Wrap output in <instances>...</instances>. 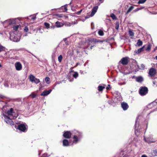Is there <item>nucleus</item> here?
<instances>
[{"instance_id": "obj_1", "label": "nucleus", "mask_w": 157, "mask_h": 157, "mask_svg": "<svg viewBox=\"0 0 157 157\" xmlns=\"http://www.w3.org/2000/svg\"><path fill=\"white\" fill-rule=\"evenodd\" d=\"M20 17L9 19L2 23L3 26L8 29H12L13 32H17L21 29V20Z\"/></svg>"}, {"instance_id": "obj_2", "label": "nucleus", "mask_w": 157, "mask_h": 157, "mask_svg": "<svg viewBox=\"0 0 157 157\" xmlns=\"http://www.w3.org/2000/svg\"><path fill=\"white\" fill-rule=\"evenodd\" d=\"M82 137V132L76 130L72 131V138L70 142L71 145H73L77 144L81 140Z\"/></svg>"}, {"instance_id": "obj_3", "label": "nucleus", "mask_w": 157, "mask_h": 157, "mask_svg": "<svg viewBox=\"0 0 157 157\" xmlns=\"http://www.w3.org/2000/svg\"><path fill=\"white\" fill-rule=\"evenodd\" d=\"M6 113L9 116V117H11L12 119H14L18 116L17 114L15 113L13 111V109L11 108L10 110H8Z\"/></svg>"}, {"instance_id": "obj_4", "label": "nucleus", "mask_w": 157, "mask_h": 157, "mask_svg": "<svg viewBox=\"0 0 157 157\" xmlns=\"http://www.w3.org/2000/svg\"><path fill=\"white\" fill-rule=\"evenodd\" d=\"M4 120L6 122L11 125H13L14 123L12 121V119L11 117H9L8 116L6 115H4Z\"/></svg>"}, {"instance_id": "obj_5", "label": "nucleus", "mask_w": 157, "mask_h": 157, "mask_svg": "<svg viewBox=\"0 0 157 157\" xmlns=\"http://www.w3.org/2000/svg\"><path fill=\"white\" fill-rule=\"evenodd\" d=\"M139 94L141 96H144L147 94L148 89L146 87H142L139 90Z\"/></svg>"}, {"instance_id": "obj_6", "label": "nucleus", "mask_w": 157, "mask_h": 157, "mask_svg": "<svg viewBox=\"0 0 157 157\" xmlns=\"http://www.w3.org/2000/svg\"><path fill=\"white\" fill-rule=\"evenodd\" d=\"M29 78L30 82H34L37 84L40 82V80L36 78L34 76L32 75H30L29 76Z\"/></svg>"}, {"instance_id": "obj_7", "label": "nucleus", "mask_w": 157, "mask_h": 157, "mask_svg": "<svg viewBox=\"0 0 157 157\" xmlns=\"http://www.w3.org/2000/svg\"><path fill=\"white\" fill-rule=\"evenodd\" d=\"M10 39L11 40L15 42H18L20 40L19 36L14 34H10Z\"/></svg>"}, {"instance_id": "obj_8", "label": "nucleus", "mask_w": 157, "mask_h": 157, "mask_svg": "<svg viewBox=\"0 0 157 157\" xmlns=\"http://www.w3.org/2000/svg\"><path fill=\"white\" fill-rule=\"evenodd\" d=\"M71 136H72V132L68 131L64 132L63 134V137L67 139L70 138Z\"/></svg>"}, {"instance_id": "obj_9", "label": "nucleus", "mask_w": 157, "mask_h": 157, "mask_svg": "<svg viewBox=\"0 0 157 157\" xmlns=\"http://www.w3.org/2000/svg\"><path fill=\"white\" fill-rule=\"evenodd\" d=\"M129 58L128 57H126L122 58L120 63H121L123 65H127L128 62Z\"/></svg>"}, {"instance_id": "obj_10", "label": "nucleus", "mask_w": 157, "mask_h": 157, "mask_svg": "<svg viewBox=\"0 0 157 157\" xmlns=\"http://www.w3.org/2000/svg\"><path fill=\"white\" fill-rule=\"evenodd\" d=\"M144 139L145 141L148 143H153L155 142V140H154L151 136H150L147 138L144 137Z\"/></svg>"}, {"instance_id": "obj_11", "label": "nucleus", "mask_w": 157, "mask_h": 157, "mask_svg": "<svg viewBox=\"0 0 157 157\" xmlns=\"http://www.w3.org/2000/svg\"><path fill=\"white\" fill-rule=\"evenodd\" d=\"M18 129L20 131L25 132L26 130L25 124H21L18 126Z\"/></svg>"}, {"instance_id": "obj_12", "label": "nucleus", "mask_w": 157, "mask_h": 157, "mask_svg": "<svg viewBox=\"0 0 157 157\" xmlns=\"http://www.w3.org/2000/svg\"><path fill=\"white\" fill-rule=\"evenodd\" d=\"M16 69L17 71H20L22 69V65L19 62H17L15 64Z\"/></svg>"}, {"instance_id": "obj_13", "label": "nucleus", "mask_w": 157, "mask_h": 157, "mask_svg": "<svg viewBox=\"0 0 157 157\" xmlns=\"http://www.w3.org/2000/svg\"><path fill=\"white\" fill-rule=\"evenodd\" d=\"M98 8V6H96L93 7L92 10V12L90 14V16L93 17L96 12Z\"/></svg>"}, {"instance_id": "obj_14", "label": "nucleus", "mask_w": 157, "mask_h": 157, "mask_svg": "<svg viewBox=\"0 0 157 157\" xmlns=\"http://www.w3.org/2000/svg\"><path fill=\"white\" fill-rule=\"evenodd\" d=\"M121 106L124 110H126L128 107V106L127 103L124 102L121 104Z\"/></svg>"}, {"instance_id": "obj_15", "label": "nucleus", "mask_w": 157, "mask_h": 157, "mask_svg": "<svg viewBox=\"0 0 157 157\" xmlns=\"http://www.w3.org/2000/svg\"><path fill=\"white\" fill-rule=\"evenodd\" d=\"M156 73L155 70L153 68H151L149 70V74L151 76H153L155 75Z\"/></svg>"}, {"instance_id": "obj_16", "label": "nucleus", "mask_w": 157, "mask_h": 157, "mask_svg": "<svg viewBox=\"0 0 157 157\" xmlns=\"http://www.w3.org/2000/svg\"><path fill=\"white\" fill-rule=\"evenodd\" d=\"M52 91V90L50 89L49 90H45L41 94V96H46L49 94Z\"/></svg>"}, {"instance_id": "obj_17", "label": "nucleus", "mask_w": 157, "mask_h": 157, "mask_svg": "<svg viewBox=\"0 0 157 157\" xmlns=\"http://www.w3.org/2000/svg\"><path fill=\"white\" fill-rule=\"evenodd\" d=\"M139 117H137L136 120L135 121V133L136 134V133L137 132H140V131L138 130V125L137 124V120L138 118Z\"/></svg>"}, {"instance_id": "obj_18", "label": "nucleus", "mask_w": 157, "mask_h": 157, "mask_svg": "<svg viewBox=\"0 0 157 157\" xmlns=\"http://www.w3.org/2000/svg\"><path fill=\"white\" fill-rule=\"evenodd\" d=\"M63 146L64 147H67L69 146V143L68 140L64 139L63 141Z\"/></svg>"}, {"instance_id": "obj_19", "label": "nucleus", "mask_w": 157, "mask_h": 157, "mask_svg": "<svg viewBox=\"0 0 157 157\" xmlns=\"http://www.w3.org/2000/svg\"><path fill=\"white\" fill-rule=\"evenodd\" d=\"M144 47V46H143L142 47L138 49L137 50H136L135 51L134 53L136 54H139V53L142 52L143 50Z\"/></svg>"}, {"instance_id": "obj_20", "label": "nucleus", "mask_w": 157, "mask_h": 157, "mask_svg": "<svg viewBox=\"0 0 157 157\" xmlns=\"http://www.w3.org/2000/svg\"><path fill=\"white\" fill-rule=\"evenodd\" d=\"M56 26L57 27L59 28L62 26L63 24L62 23L57 21L56 22Z\"/></svg>"}, {"instance_id": "obj_21", "label": "nucleus", "mask_w": 157, "mask_h": 157, "mask_svg": "<svg viewBox=\"0 0 157 157\" xmlns=\"http://www.w3.org/2000/svg\"><path fill=\"white\" fill-rule=\"evenodd\" d=\"M143 80V78L141 76H138L136 78V80L138 82H141Z\"/></svg>"}, {"instance_id": "obj_22", "label": "nucleus", "mask_w": 157, "mask_h": 157, "mask_svg": "<svg viewBox=\"0 0 157 157\" xmlns=\"http://www.w3.org/2000/svg\"><path fill=\"white\" fill-rule=\"evenodd\" d=\"M128 33L130 36H131V38H132L134 34L133 31L132 30L129 29L128 31Z\"/></svg>"}, {"instance_id": "obj_23", "label": "nucleus", "mask_w": 157, "mask_h": 157, "mask_svg": "<svg viewBox=\"0 0 157 157\" xmlns=\"http://www.w3.org/2000/svg\"><path fill=\"white\" fill-rule=\"evenodd\" d=\"M105 86H103L99 85L98 88V90L99 91H102V90L105 88Z\"/></svg>"}, {"instance_id": "obj_24", "label": "nucleus", "mask_w": 157, "mask_h": 157, "mask_svg": "<svg viewBox=\"0 0 157 157\" xmlns=\"http://www.w3.org/2000/svg\"><path fill=\"white\" fill-rule=\"evenodd\" d=\"M134 6H131L128 10L127 12L126 13V14H127L129 13L130 12L134 9Z\"/></svg>"}, {"instance_id": "obj_25", "label": "nucleus", "mask_w": 157, "mask_h": 157, "mask_svg": "<svg viewBox=\"0 0 157 157\" xmlns=\"http://www.w3.org/2000/svg\"><path fill=\"white\" fill-rule=\"evenodd\" d=\"M143 42L140 40L139 39L138 40L136 44L138 46H141Z\"/></svg>"}, {"instance_id": "obj_26", "label": "nucleus", "mask_w": 157, "mask_h": 157, "mask_svg": "<svg viewBox=\"0 0 157 157\" xmlns=\"http://www.w3.org/2000/svg\"><path fill=\"white\" fill-rule=\"evenodd\" d=\"M5 47L0 44V52L5 51Z\"/></svg>"}, {"instance_id": "obj_27", "label": "nucleus", "mask_w": 157, "mask_h": 157, "mask_svg": "<svg viewBox=\"0 0 157 157\" xmlns=\"http://www.w3.org/2000/svg\"><path fill=\"white\" fill-rule=\"evenodd\" d=\"M44 25L46 28L47 29H48L50 27V24L48 23L44 22Z\"/></svg>"}, {"instance_id": "obj_28", "label": "nucleus", "mask_w": 157, "mask_h": 157, "mask_svg": "<svg viewBox=\"0 0 157 157\" xmlns=\"http://www.w3.org/2000/svg\"><path fill=\"white\" fill-rule=\"evenodd\" d=\"M147 0H139L138 2V4H142L144 3Z\"/></svg>"}, {"instance_id": "obj_29", "label": "nucleus", "mask_w": 157, "mask_h": 157, "mask_svg": "<svg viewBox=\"0 0 157 157\" xmlns=\"http://www.w3.org/2000/svg\"><path fill=\"white\" fill-rule=\"evenodd\" d=\"M117 94L118 95V96H117V97H116V98L117 99V101H120L121 100V96H120V93H118Z\"/></svg>"}, {"instance_id": "obj_30", "label": "nucleus", "mask_w": 157, "mask_h": 157, "mask_svg": "<svg viewBox=\"0 0 157 157\" xmlns=\"http://www.w3.org/2000/svg\"><path fill=\"white\" fill-rule=\"evenodd\" d=\"M73 76L76 78L78 76V74L76 72H75L74 73V74L73 75Z\"/></svg>"}, {"instance_id": "obj_31", "label": "nucleus", "mask_w": 157, "mask_h": 157, "mask_svg": "<svg viewBox=\"0 0 157 157\" xmlns=\"http://www.w3.org/2000/svg\"><path fill=\"white\" fill-rule=\"evenodd\" d=\"M45 81L46 83L49 84L50 83V78L49 77H46L45 78Z\"/></svg>"}, {"instance_id": "obj_32", "label": "nucleus", "mask_w": 157, "mask_h": 157, "mask_svg": "<svg viewBox=\"0 0 157 157\" xmlns=\"http://www.w3.org/2000/svg\"><path fill=\"white\" fill-rule=\"evenodd\" d=\"M153 155L157 156V150H155L153 151Z\"/></svg>"}, {"instance_id": "obj_33", "label": "nucleus", "mask_w": 157, "mask_h": 157, "mask_svg": "<svg viewBox=\"0 0 157 157\" xmlns=\"http://www.w3.org/2000/svg\"><path fill=\"white\" fill-rule=\"evenodd\" d=\"M110 16L113 20L116 19L117 18L116 16L113 13H111L110 15Z\"/></svg>"}, {"instance_id": "obj_34", "label": "nucleus", "mask_w": 157, "mask_h": 157, "mask_svg": "<svg viewBox=\"0 0 157 157\" xmlns=\"http://www.w3.org/2000/svg\"><path fill=\"white\" fill-rule=\"evenodd\" d=\"M98 34L101 36H102L104 35V33L102 31L100 30H99L98 32Z\"/></svg>"}, {"instance_id": "obj_35", "label": "nucleus", "mask_w": 157, "mask_h": 157, "mask_svg": "<svg viewBox=\"0 0 157 157\" xmlns=\"http://www.w3.org/2000/svg\"><path fill=\"white\" fill-rule=\"evenodd\" d=\"M63 58L62 56L61 55H60L58 57V61L59 62H61Z\"/></svg>"}, {"instance_id": "obj_36", "label": "nucleus", "mask_w": 157, "mask_h": 157, "mask_svg": "<svg viewBox=\"0 0 157 157\" xmlns=\"http://www.w3.org/2000/svg\"><path fill=\"white\" fill-rule=\"evenodd\" d=\"M153 86L155 87L157 86V82L155 81H153Z\"/></svg>"}, {"instance_id": "obj_37", "label": "nucleus", "mask_w": 157, "mask_h": 157, "mask_svg": "<svg viewBox=\"0 0 157 157\" xmlns=\"http://www.w3.org/2000/svg\"><path fill=\"white\" fill-rule=\"evenodd\" d=\"M151 48V44H149L147 45V48L146 49V50L147 51H149Z\"/></svg>"}, {"instance_id": "obj_38", "label": "nucleus", "mask_w": 157, "mask_h": 157, "mask_svg": "<svg viewBox=\"0 0 157 157\" xmlns=\"http://www.w3.org/2000/svg\"><path fill=\"white\" fill-rule=\"evenodd\" d=\"M56 16L60 18L62 17L63 16V14H57Z\"/></svg>"}, {"instance_id": "obj_39", "label": "nucleus", "mask_w": 157, "mask_h": 157, "mask_svg": "<svg viewBox=\"0 0 157 157\" xmlns=\"http://www.w3.org/2000/svg\"><path fill=\"white\" fill-rule=\"evenodd\" d=\"M67 5V4H66L65 5H64L63 6H62L61 7H64V12H66L67 10V7H66V6Z\"/></svg>"}, {"instance_id": "obj_40", "label": "nucleus", "mask_w": 157, "mask_h": 157, "mask_svg": "<svg viewBox=\"0 0 157 157\" xmlns=\"http://www.w3.org/2000/svg\"><path fill=\"white\" fill-rule=\"evenodd\" d=\"M36 96V95L35 94H34L33 93H32V94L30 95L32 98H35Z\"/></svg>"}, {"instance_id": "obj_41", "label": "nucleus", "mask_w": 157, "mask_h": 157, "mask_svg": "<svg viewBox=\"0 0 157 157\" xmlns=\"http://www.w3.org/2000/svg\"><path fill=\"white\" fill-rule=\"evenodd\" d=\"M67 55H69V56H71L73 54V53H72V52H71L70 51H69V50L67 53Z\"/></svg>"}, {"instance_id": "obj_42", "label": "nucleus", "mask_w": 157, "mask_h": 157, "mask_svg": "<svg viewBox=\"0 0 157 157\" xmlns=\"http://www.w3.org/2000/svg\"><path fill=\"white\" fill-rule=\"evenodd\" d=\"M50 155H48L47 154H44L43 155V157H49Z\"/></svg>"}, {"instance_id": "obj_43", "label": "nucleus", "mask_w": 157, "mask_h": 157, "mask_svg": "<svg viewBox=\"0 0 157 157\" xmlns=\"http://www.w3.org/2000/svg\"><path fill=\"white\" fill-rule=\"evenodd\" d=\"M24 30L25 31V32H27L29 30V29L28 28V27H25V28L24 29Z\"/></svg>"}, {"instance_id": "obj_44", "label": "nucleus", "mask_w": 157, "mask_h": 157, "mask_svg": "<svg viewBox=\"0 0 157 157\" xmlns=\"http://www.w3.org/2000/svg\"><path fill=\"white\" fill-rule=\"evenodd\" d=\"M119 27L118 23H117L116 25L115 28L117 29H118Z\"/></svg>"}, {"instance_id": "obj_45", "label": "nucleus", "mask_w": 157, "mask_h": 157, "mask_svg": "<svg viewBox=\"0 0 157 157\" xmlns=\"http://www.w3.org/2000/svg\"><path fill=\"white\" fill-rule=\"evenodd\" d=\"M110 85L109 84L106 87V89L107 90H109L110 89Z\"/></svg>"}, {"instance_id": "obj_46", "label": "nucleus", "mask_w": 157, "mask_h": 157, "mask_svg": "<svg viewBox=\"0 0 157 157\" xmlns=\"http://www.w3.org/2000/svg\"><path fill=\"white\" fill-rule=\"evenodd\" d=\"M82 9H81L80 11L77 12V14H80L81 13V12H82Z\"/></svg>"}, {"instance_id": "obj_47", "label": "nucleus", "mask_w": 157, "mask_h": 157, "mask_svg": "<svg viewBox=\"0 0 157 157\" xmlns=\"http://www.w3.org/2000/svg\"><path fill=\"white\" fill-rule=\"evenodd\" d=\"M141 67L143 69H144L145 67V66L143 64H141Z\"/></svg>"}, {"instance_id": "obj_48", "label": "nucleus", "mask_w": 157, "mask_h": 157, "mask_svg": "<svg viewBox=\"0 0 157 157\" xmlns=\"http://www.w3.org/2000/svg\"><path fill=\"white\" fill-rule=\"evenodd\" d=\"M36 18V16L34 17H33L31 18V19L33 21H34L35 19Z\"/></svg>"}, {"instance_id": "obj_49", "label": "nucleus", "mask_w": 157, "mask_h": 157, "mask_svg": "<svg viewBox=\"0 0 157 157\" xmlns=\"http://www.w3.org/2000/svg\"><path fill=\"white\" fill-rule=\"evenodd\" d=\"M140 10H141V9H140L139 8H137L135 10H134L135 12H136L139 11Z\"/></svg>"}, {"instance_id": "obj_50", "label": "nucleus", "mask_w": 157, "mask_h": 157, "mask_svg": "<svg viewBox=\"0 0 157 157\" xmlns=\"http://www.w3.org/2000/svg\"><path fill=\"white\" fill-rule=\"evenodd\" d=\"M125 82H123V83H119V84L120 85H123L125 84Z\"/></svg>"}, {"instance_id": "obj_51", "label": "nucleus", "mask_w": 157, "mask_h": 157, "mask_svg": "<svg viewBox=\"0 0 157 157\" xmlns=\"http://www.w3.org/2000/svg\"><path fill=\"white\" fill-rule=\"evenodd\" d=\"M39 32L41 33H43V31H41V29H39Z\"/></svg>"}, {"instance_id": "obj_52", "label": "nucleus", "mask_w": 157, "mask_h": 157, "mask_svg": "<svg viewBox=\"0 0 157 157\" xmlns=\"http://www.w3.org/2000/svg\"><path fill=\"white\" fill-rule=\"evenodd\" d=\"M4 85L6 87H8V85L7 83L5 84Z\"/></svg>"}, {"instance_id": "obj_53", "label": "nucleus", "mask_w": 157, "mask_h": 157, "mask_svg": "<svg viewBox=\"0 0 157 157\" xmlns=\"http://www.w3.org/2000/svg\"><path fill=\"white\" fill-rule=\"evenodd\" d=\"M79 63H77L76 64V65L75 66V67H76V66H77V65H79Z\"/></svg>"}, {"instance_id": "obj_54", "label": "nucleus", "mask_w": 157, "mask_h": 157, "mask_svg": "<svg viewBox=\"0 0 157 157\" xmlns=\"http://www.w3.org/2000/svg\"><path fill=\"white\" fill-rule=\"evenodd\" d=\"M141 157H147V156L145 155H143Z\"/></svg>"}, {"instance_id": "obj_55", "label": "nucleus", "mask_w": 157, "mask_h": 157, "mask_svg": "<svg viewBox=\"0 0 157 157\" xmlns=\"http://www.w3.org/2000/svg\"><path fill=\"white\" fill-rule=\"evenodd\" d=\"M101 42L102 41H100L98 40H97L95 41V42Z\"/></svg>"}, {"instance_id": "obj_56", "label": "nucleus", "mask_w": 157, "mask_h": 157, "mask_svg": "<svg viewBox=\"0 0 157 157\" xmlns=\"http://www.w3.org/2000/svg\"><path fill=\"white\" fill-rule=\"evenodd\" d=\"M99 1L101 2V3L103 2L104 0H99Z\"/></svg>"}, {"instance_id": "obj_57", "label": "nucleus", "mask_w": 157, "mask_h": 157, "mask_svg": "<svg viewBox=\"0 0 157 157\" xmlns=\"http://www.w3.org/2000/svg\"><path fill=\"white\" fill-rule=\"evenodd\" d=\"M94 46V45L91 46L90 47V49H92V47Z\"/></svg>"}, {"instance_id": "obj_58", "label": "nucleus", "mask_w": 157, "mask_h": 157, "mask_svg": "<svg viewBox=\"0 0 157 157\" xmlns=\"http://www.w3.org/2000/svg\"><path fill=\"white\" fill-rule=\"evenodd\" d=\"M153 14H157V12H156L155 13H153Z\"/></svg>"}, {"instance_id": "obj_59", "label": "nucleus", "mask_w": 157, "mask_h": 157, "mask_svg": "<svg viewBox=\"0 0 157 157\" xmlns=\"http://www.w3.org/2000/svg\"><path fill=\"white\" fill-rule=\"evenodd\" d=\"M51 28H53V29H54L55 28V27L54 26H53V27H52Z\"/></svg>"}, {"instance_id": "obj_60", "label": "nucleus", "mask_w": 157, "mask_h": 157, "mask_svg": "<svg viewBox=\"0 0 157 157\" xmlns=\"http://www.w3.org/2000/svg\"><path fill=\"white\" fill-rule=\"evenodd\" d=\"M155 59H156V60H157V56H155Z\"/></svg>"}, {"instance_id": "obj_61", "label": "nucleus", "mask_w": 157, "mask_h": 157, "mask_svg": "<svg viewBox=\"0 0 157 157\" xmlns=\"http://www.w3.org/2000/svg\"><path fill=\"white\" fill-rule=\"evenodd\" d=\"M69 81H70V82H71V81H73V80H70Z\"/></svg>"}, {"instance_id": "obj_62", "label": "nucleus", "mask_w": 157, "mask_h": 157, "mask_svg": "<svg viewBox=\"0 0 157 157\" xmlns=\"http://www.w3.org/2000/svg\"><path fill=\"white\" fill-rule=\"evenodd\" d=\"M71 2L69 4V5H71Z\"/></svg>"}, {"instance_id": "obj_63", "label": "nucleus", "mask_w": 157, "mask_h": 157, "mask_svg": "<svg viewBox=\"0 0 157 157\" xmlns=\"http://www.w3.org/2000/svg\"><path fill=\"white\" fill-rule=\"evenodd\" d=\"M142 8H139L140 9H141V10Z\"/></svg>"}, {"instance_id": "obj_64", "label": "nucleus", "mask_w": 157, "mask_h": 157, "mask_svg": "<svg viewBox=\"0 0 157 157\" xmlns=\"http://www.w3.org/2000/svg\"><path fill=\"white\" fill-rule=\"evenodd\" d=\"M40 155V153H39V154H38L39 155Z\"/></svg>"}]
</instances>
